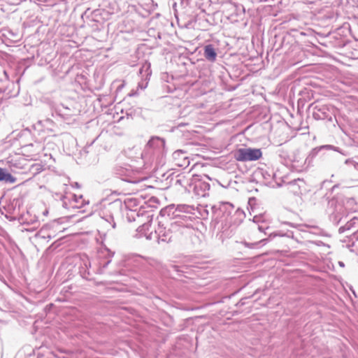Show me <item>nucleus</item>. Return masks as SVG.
<instances>
[{"label": "nucleus", "instance_id": "f257e3e1", "mask_svg": "<svg viewBox=\"0 0 358 358\" xmlns=\"http://www.w3.org/2000/svg\"><path fill=\"white\" fill-rule=\"evenodd\" d=\"M165 220V217H162L158 221L157 228L155 230V238L158 243H168L180 236L190 234L194 231L191 216L176 215V220L169 224L166 223Z\"/></svg>", "mask_w": 358, "mask_h": 358}, {"label": "nucleus", "instance_id": "f03ea898", "mask_svg": "<svg viewBox=\"0 0 358 358\" xmlns=\"http://www.w3.org/2000/svg\"><path fill=\"white\" fill-rule=\"evenodd\" d=\"M165 141L159 137L153 136L148 142L143 155L159 157L164 154Z\"/></svg>", "mask_w": 358, "mask_h": 358}, {"label": "nucleus", "instance_id": "7ed1b4c3", "mask_svg": "<svg viewBox=\"0 0 358 358\" xmlns=\"http://www.w3.org/2000/svg\"><path fill=\"white\" fill-rule=\"evenodd\" d=\"M345 164L348 166L350 178L343 180L342 185L347 188L358 187V162L348 159L345 160Z\"/></svg>", "mask_w": 358, "mask_h": 358}, {"label": "nucleus", "instance_id": "20e7f679", "mask_svg": "<svg viewBox=\"0 0 358 358\" xmlns=\"http://www.w3.org/2000/svg\"><path fill=\"white\" fill-rule=\"evenodd\" d=\"M262 156V150L258 148H240L234 153V158L238 162L255 161Z\"/></svg>", "mask_w": 358, "mask_h": 358}, {"label": "nucleus", "instance_id": "39448f33", "mask_svg": "<svg viewBox=\"0 0 358 358\" xmlns=\"http://www.w3.org/2000/svg\"><path fill=\"white\" fill-rule=\"evenodd\" d=\"M310 158L313 159V157L309 155L306 158H304L299 154H295L291 161L292 169L296 172L307 170L310 166Z\"/></svg>", "mask_w": 358, "mask_h": 358}, {"label": "nucleus", "instance_id": "423d86ee", "mask_svg": "<svg viewBox=\"0 0 358 358\" xmlns=\"http://www.w3.org/2000/svg\"><path fill=\"white\" fill-rule=\"evenodd\" d=\"M150 67V63L145 62L139 69V73L142 76V80L138 84V90L140 89L143 90L148 87V82L152 74Z\"/></svg>", "mask_w": 358, "mask_h": 358}, {"label": "nucleus", "instance_id": "0eeeda50", "mask_svg": "<svg viewBox=\"0 0 358 358\" xmlns=\"http://www.w3.org/2000/svg\"><path fill=\"white\" fill-rule=\"evenodd\" d=\"M313 116L315 120H331V113L326 105L315 106L313 108Z\"/></svg>", "mask_w": 358, "mask_h": 358}, {"label": "nucleus", "instance_id": "6e6552de", "mask_svg": "<svg viewBox=\"0 0 358 358\" xmlns=\"http://www.w3.org/2000/svg\"><path fill=\"white\" fill-rule=\"evenodd\" d=\"M57 227H59V223L56 221L45 224L37 232L36 236L38 238L44 240L52 239L54 238V234L48 233V231Z\"/></svg>", "mask_w": 358, "mask_h": 358}, {"label": "nucleus", "instance_id": "1a4fd4ad", "mask_svg": "<svg viewBox=\"0 0 358 358\" xmlns=\"http://www.w3.org/2000/svg\"><path fill=\"white\" fill-rule=\"evenodd\" d=\"M210 184L207 182L198 180L193 185V192L197 197H205L208 194Z\"/></svg>", "mask_w": 358, "mask_h": 358}, {"label": "nucleus", "instance_id": "9d476101", "mask_svg": "<svg viewBox=\"0 0 358 358\" xmlns=\"http://www.w3.org/2000/svg\"><path fill=\"white\" fill-rule=\"evenodd\" d=\"M287 186L289 191L294 194H299L305 187V182L303 179L298 178L287 182Z\"/></svg>", "mask_w": 358, "mask_h": 358}, {"label": "nucleus", "instance_id": "9b49d317", "mask_svg": "<svg viewBox=\"0 0 358 358\" xmlns=\"http://www.w3.org/2000/svg\"><path fill=\"white\" fill-rule=\"evenodd\" d=\"M173 158L176 162V164L178 166H187L189 161L185 156V152L181 150L175 151L173 153Z\"/></svg>", "mask_w": 358, "mask_h": 358}, {"label": "nucleus", "instance_id": "f8f14e48", "mask_svg": "<svg viewBox=\"0 0 358 358\" xmlns=\"http://www.w3.org/2000/svg\"><path fill=\"white\" fill-rule=\"evenodd\" d=\"M203 55L208 61L210 62H215L217 58V52L214 46L211 44L206 45L204 47Z\"/></svg>", "mask_w": 358, "mask_h": 358}, {"label": "nucleus", "instance_id": "ddd939ff", "mask_svg": "<svg viewBox=\"0 0 358 358\" xmlns=\"http://www.w3.org/2000/svg\"><path fill=\"white\" fill-rule=\"evenodd\" d=\"M358 227V217H353L349 220L344 226L339 228L338 231L340 233H343L345 231L350 230L352 228Z\"/></svg>", "mask_w": 358, "mask_h": 358}, {"label": "nucleus", "instance_id": "4468645a", "mask_svg": "<svg viewBox=\"0 0 358 358\" xmlns=\"http://www.w3.org/2000/svg\"><path fill=\"white\" fill-rule=\"evenodd\" d=\"M194 210V208L189 205L185 204H180L178 205L176 208L175 211L173 212L174 216L176 217V215H179L180 216H183L184 215H180V213H192V211Z\"/></svg>", "mask_w": 358, "mask_h": 358}, {"label": "nucleus", "instance_id": "2eb2a0df", "mask_svg": "<svg viewBox=\"0 0 358 358\" xmlns=\"http://www.w3.org/2000/svg\"><path fill=\"white\" fill-rule=\"evenodd\" d=\"M323 149H325V150H332L334 151L339 152H340L339 148L338 147H336V146L332 145H321L320 147H317V148H313L310 151V155H312V157H315L317 155V153L320 150H322Z\"/></svg>", "mask_w": 358, "mask_h": 358}, {"label": "nucleus", "instance_id": "dca6fc26", "mask_svg": "<svg viewBox=\"0 0 358 358\" xmlns=\"http://www.w3.org/2000/svg\"><path fill=\"white\" fill-rule=\"evenodd\" d=\"M0 181H4L8 183H14L16 178L10 173H8L5 169L0 168Z\"/></svg>", "mask_w": 358, "mask_h": 358}, {"label": "nucleus", "instance_id": "f3484780", "mask_svg": "<svg viewBox=\"0 0 358 358\" xmlns=\"http://www.w3.org/2000/svg\"><path fill=\"white\" fill-rule=\"evenodd\" d=\"M243 215H244L243 211H242L239 209H237V210H234V213L231 217L230 222H233L234 224H239L242 221V218H243Z\"/></svg>", "mask_w": 358, "mask_h": 358}, {"label": "nucleus", "instance_id": "a211bd4d", "mask_svg": "<svg viewBox=\"0 0 358 358\" xmlns=\"http://www.w3.org/2000/svg\"><path fill=\"white\" fill-rule=\"evenodd\" d=\"M44 170V166L40 163H36L31 166L30 171L34 174L36 175Z\"/></svg>", "mask_w": 358, "mask_h": 358}, {"label": "nucleus", "instance_id": "6ab92c4d", "mask_svg": "<svg viewBox=\"0 0 358 358\" xmlns=\"http://www.w3.org/2000/svg\"><path fill=\"white\" fill-rule=\"evenodd\" d=\"M9 166L13 171H15V169H22L24 167L20 162L18 163L17 160L13 159L9 161Z\"/></svg>", "mask_w": 358, "mask_h": 358}, {"label": "nucleus", "instance_id": "aec40b11", "mask_svg": "<svg viewBox=\"0 0 358 358\" xmlns=\"http://www.w3.org/2000/svg\"><path fill=\"white\" fill-rule=\"evenodd\" d=\"M73 201L79 205L76 206V207L79 208L83 206L84 204V199L82 195L76 196L73 195Z\"/></svg>", "mask_w": 358, "mask_h": 358}, {"label": "nucleus", "instance_id": "412c9836", "mask_svg": "<svg viewBox=\"0 0 358 358\" xmlns=\"http://www.w3.org/2000/svg\"><path fill=\"white\" fill-rule=\"evenodd\" d=\"M266 241H267V239L263 238L258 242H255V243H247L245 241L243 243V244L245 245L248 248H254L255 247L257 246L259 244H260L262 243H265Z\"/></svg>", "mask_w": 358, "mask_h": 358}, {"label": "nucleus", "instance_id": "4be33fe9", "mask_svg": "<svg viewBox=\"0 0 358 358\" xmlns=\"http://www.w3.org/2000/svg\"><path fill=\"white\" fill-rule=\"evenodd\" d=\"M222 208H224L226 210L229 211V215H230L231 213V211L234 210V205L228 202L224 203L222 204Z\"/></svg>", "mask_w": 358, "mask_h": 358}, {"label": "nucleus", "instance_id": "5701e85b", "mask_svg": "<svg viewBox=\"0 0 358 358\" xmlns=\"http://www.w3.org/2000/svg\"><path fill=\"white\" fill-rule=\"evenodd\" d=\"M150 226V222H148L147 223H144L142 226L139 227L138 230L139 232H144L149 229Z\"/></svg>", "mask_w": 358, "mask_h": 358}, {"label": "nucleus", "instance_id": "b1692460", "mask_svg": "<svg viewBox=\"0 0 358 358\" xmlns=\"http://www.w3.org/2000/svg\"><path fill=\"white\" fill-rule=\"evenodd\" d=\"M59 228H60V225L59 224V227L53 228L52 229H50V231H48V233H53L54 234V238H55L57 236V231L59 230V231H61Z\"/></svg>", "mask_w": 358, "mask_h": 358}, {"label": "nucleus", "instance_id": "393cba45", "mask_svg": "<svg viewBox=\"0 0 358 358\" xmlns=\"http://www.w3.org/2000/svg\"><path fill=\"white\" fill-rule=\"evenodd\" d=\"M331 217L336 223H338L340 222V220H341V217H339L338 215H336V214H332L331 215Z\"/></svg>", "mask_w": 358, "mask_h": 358}, {"label": "nucleus", "instance_id": "a878e982", "mask_svg": "<svg viewBox=\"0 0 358 358\" xmlns=\"http://www.w3.org/2000/svg\"><path fill=\"white\" fill-rule=\"evenodd\" d=\"M107 220L109 223H110V221H111V222H113V224H112V227H113V228H115V223L114 222V221H113V218L111 216H110V217H109V218H108V220Z\"/></svg>", "mask_w": 358, "mask_h": 358}, {"label": "nucleus", "instance_id": "bb28decb", "mask_svg": "<svg viewBox=\"0 0 358 358\" xmlns=\"http://www.w3.org/2000/svg\"><path fill=\"white\" fill-rule=\"evenodd\" d=\"M145 236L147 239H152V233H150L149 235H147L146 233H145Z\"/></svg>", "mask_w": 358, "mask_h": 358}, {"label": "nucleus", "instance_id": "cd10ccee", "mask_svg": "<svg viewBox=\"0 0 358 358\" xmlns=\"http://www.w3.org/2000/svg\"><path fill=\"white\" fill-rule=\"evenodd\" d=\"M3 74H4V76H5L6 79V80H9V76H8V73H7L6 71H3Z\"/></svg>", "mask_w": 358, "mask_h": 358}, {"label": "nucleus", "instance_id": "c85d7f7f", "mask_svg": "<svg viewBox=\"0 0 358 358\" xmlns=\"http://www.w3.org/2000/svg\"><path fill=\"white\" fill-rule=\"evenodd\" d=\"M353 236H355V238H356L357 239H358V231L355 232L353 234Z\"/></svg>", "mask_w": 358, "mask_h": 358}, {"label": "nucleus", "instance_id": "c756f323", "mask_svg": "<svg viewBox=\"0 0 358 358\" xmlns=\"http://www.w3.org/2000/svg\"><path fill=\"white\" fill-rule=\"evenodd\" d=\"M338 264H339V266H341V267H344V266H345V265H344V263H343V262H338Z\"/></svg>", "mask_w": 358, "mask_h": 358}, {"label": "nucleus", "instance_id": "7c9ffc66", "mask_svg": "<svg viewBox=\"0 0 358 358\" xmlns=\"http://www.w3.org/2000/svg\"><path fill=\"white\" fill-rule=\"evenodd\" d=\"M131 214H133V213H134V212H133V211H131ZM131 216H132V215H128V218L130 220V217H131Z\"/></svg>", "mask_w": 358, "mask_h": 358}, {"label": "nucleus", "instance_id": "2f4dec72", "mask_svg": "<svg viewBox=\"0 0 358 358\" xmlns=\"http://www.w3.org/2000/svg\"><path fill=\"white\" fill-rule=\"evenodd\" d=\"M338 208H339V210H341L343 208L342 206H339Z\"/></svg>", "mask_w": 358, "mask_h": 358}, {"label": "nucleus", "instance_id": "473e14b6", "mask_svg": "<svg viewBox=\"0 0 358 358\" xmlns=\"http://www.w3.org/2000/svg\"><path fill=\"white\" fill-rule=\"evenodd\" d=\"M258 229H259V231H262V228H261L260 227H258Z\"/></svg>", "mask_w": 358, "mask_h": 358}, {"label": "nucleus", "instance_id": "72a5a7b5", "mask_svg": "<svg viewBox=\"0 0 358 358\" xmlns=\"http://www.w3.org/2000/svg\"><path fill=\"white\" fill-rule=\"evenodd\" d=\"M109 263H110V261H108L107 264L104 266V267H105L108 264H109Z\"/></svg>", "mask_w": 358, "mask_h": 358}, {"label": "nucleus", "instance_id": "f704fd0d", "mask_svg": "<svg viewBox=\"0 0 358 358\" xmlns=\"http://www.w3.org/2000/svg\"><path fill=\"white\" fill-rule=\"evenodd\" d=\"M48 213V211L46 210L45 213H44V215H46Z\"/></svg>", "mask_w": 358, "mask_h": 358}, {"label": "nucleus", "instance_id": "c9c22d12", "mask_svg": "<svg viewBox=\"0 0 358 358\" xmlns=\"http://www.w3.org/2000/svg\"><path fill=\"white\" fill-rule=\"evenodd\" d=\"M131 217H132V219H133V220H135V218H134V217H133V215H132Z\"/></svg>", "mask_w": 358, "mask_h": 358}, {"label": "nucleus", "instance_id": "e433bc0d", "mask_svg": "<svg viewBox=\"0 0 358 358\" xmlns=\"http://www.w3.org/2000/svg\"><path fill=\"white\" fill-rule=\"evenodd\" d=\"M131 217H132V219H133V220H135V218H134V217H133V215H132Z\"/></svg>", "mask_w": 358, "mask_h": 358}]
</instances>
